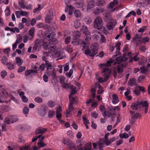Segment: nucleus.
Masks as SVG:
<instances>
[{
  "mask_svg": "<svg viewBox=\"0 0 150 150\" xmlns=\"http://www.w3.org/2000/svg\"><path fill=\"white\" fill-rule=\"evenodd\" d=\"M0 94L1 97L4 99L8 95V92L4 88H2L1 90Z\"/></svg>",
  "mask_w": 150,
  "mask_h": 150,
  "instance_id": "13",
  "label": "nucleus"
},
{
  "mask_svg": "<svg viewBox=\"0 0 150 150\" xmlns=\"http://www.w3.org/2000/svg\"><path fill=\"white\" fill-rule=\"evenodd\" d=\"M5 30H10L13 32L14 33L15 32L13 28H10L8 27H6L5 28Z\"/></svg>",
  "mask_w": 150,
  "mask_h": 150,
  "instance_id": "61",
  "label": "nucleus"
},
{
  "mask_svg": "<svg viewBox=\"0 0 150 150\" xmlns=\"http://www.w3.org/2000/svg\"><path fill=\"white\" fill-rule=\"evenodd\" d=\"M7 67L8 69L10 70L13 69L14 68V65L12 64L11 63L9 62L8 63Z\"/></svg>",
  "mask_w": 150,
  "mask_h": 150,
  "instance_id": "42",
  "label": "nucleus"
},
{
  "mask_svg": "<svg viewBox=\"0 0 150 150\" xmlns=\"http://www.w3.org/2000/svg\"><path fill=\"white\" fill-rule=\"evenodd\" d=\"M105 67H103V68H102L103 69V71H102V72L103 73H107L109 74L110 72V69L108 67H105V68H104Z\"/></svg>",
  "mask_w": 150,
  "mask_h": 150,
  "instance_id": "38",
  "label": "nucleus"
},
{
  "mask_svg": "<svg viewBox=\"0 0 150 150\" xmlns=\"http://www.w3.org/2000/svg\"><path fill=\"white\" fill-rule=\"evenodd\" d=\"M52 21V18L51 16L48 15L46 18L45 22L47 23H50Z\"/></svg>",
  "mask_w": 150,
  "mask_h": 150,
  "instance_id": "31",
  "label": "nucleus"
},
{
  "mask_svg": "<svg viewBox=\"0 0 150 150\" xmlns=\"http://www.w3.org/2000/svg\"><path fill=\"white\" fill-rule=\"evenodd\" d=\"M50 72L51 73V75H52V78L54 79H55L56 76V72L55 70L53 69L51 72Z\"/></svg>",
  "mask_w": 150,
  "mask_h": 150,
  "instance_id": "43",
  "label": "nucleus"
},
{
  "mask_svg": "<svg viewBox=\"0 0 150 150\" xmlns=\"http://www.w3.org/2000/svg\"><path fill=\"white\" fill-rule=\"evenodd\" d=\"M91 53L90 55L91 57H93L97 53L98 50V44L97 43H94L91 47Z\"/></svg>",
  "mask_w": 150,
  "mask_h": 150,
  "instance_id": "6",
  "label": "nucleus"
},
{
  "mask_svg": "<svg viewBox=\"0 0 150 150\" xmlns=\"http://www.w3.org/2000/svg\"><path fill=\"white\" fill-rule=\"evenodd\" d=\"M37 73V71H34L33 70H27L25 71V76H27L31 73Z\"/></svg>",
  "mask_w": 150,
  "mask_h": 150,
  "instance_id": "27",
  "label": "nucleus"
},
{
  "mask_svg": "<svg viewBox=\"0 0 150 150\" xmlns=\"http://www.w3.org/2000/svg\"><path fill=\"white\" fill-rule=\"evenodd\" d=\"M47 105L50 107H53L54 105V102L52 100H50L48 102Z\"/></svg>",
  "mask_w": 150,
  "mask_h": 150,
  "instance_id": "40",
  "label": "nucleus"
},
{
  "mask_svg": "<svg viewBox=\"0 0 150 150\" xmlns=\"http://www.w3.org/2000/svg\"><path fill=\"white\" fill-rule=\"evenodd\" d=\"M75 4L79 8H82L84 6V4L83 0H77Z\"/></svg>",
  "mask_w": 150,
  "mask_h": 150,
  "instance_id": "14",
  "label": "nucleus"
},
{
  "mask_svg": "<svg viewBox=\"0 0 150 150\" xmlns=\"http://www.w3.org/2000/svg\"><path fill=\"white\" fill-rule=\"evenodd\" d=\"M129 112L131 115L132 116L131 119L129 120L130 123L133 125L135 122V119H137L138 118H140L142 117V116L140 115L139 113L136 112L135 113L134 112L131 110L129 111Z\"/></svg>",
  "mask_w": 150,
  "mask_h": 150,
  "instance_id": "3",
  "label": "nucleus"
},
{
  "mask_svg": "<svg viewBox=\"0 0 150 150\" xmlns=\"http://www.w3.org/2000/svg\"><path fill=\"white\" fill-rule=\"evenodd\" d=\"M100 10L98 8H96L94 9L93 11V13L96 15H98L100 13Z\"/></svg>",
  "mask_w": 150,
  "mask_h": 150,
  "instance_id": "37",
  "label": "nucleus"
},
{
  "mask_svg": "<svg viewBox=\"0 0 150 150\" xmlns=\"http://www.w3.org/2000/svg\"><path fill=\"white\" fill-rule=\"evenodd\" d=\"M46 72H45L44 73V75L43 76V79L45 82H47L48 81V77L47 76Z\"/></svg>",
  "mask_w": 150,
  "mask_h": 150,
  "instance_id": "52",
  "label": "nucleus"
},
{
  "mask_svg": "<svg viewBox=\"0 0 150 150\" xmlns=\"http://www.w3.org/2000/svg\"><path fill=\"white\" fill-rule=\"evenodd\" d=\"M148 67L147 69L144 66H142L140 67L141 71L140 73L142 74H146L148 71Z\"/></svg>",
  "mask_w": 150,
  "mask_h": 150,
  "instance_id": "29",
  "label": "nucleus"
},
{
  "mask_svg": "<svg viewBox=\"0 0 150 150\" xmlns=\"http://www.w3.org/2000/svg\"><path fill=\"white\" fill-rule=\"evenodd\" d=\"M29 111V109L27 107H25L23 109V112L25 115H27Z\"/></svg>",
  "mask_w": 150,
  "mask_h": 150,
  "instance_id": "44",
  "label": "nucleus"
},
{
  "mask_svg": "<svg viewBox=\"0 0 150 150\" xmlns=\"http://www.w3.org/2000/svg\"><path fill=\"white\" fill-rule=\"evenodd\" d=\"M16 63L19 66H20L22 64L23 62L19 57H17L16 59Z\"/></svg>",
  "mask_w": 150,
  "mask_h": 150,
  "instance_id": "22",
  "label": "nucleus"
},
{
  "mask_svg": "<svg viewBox=\"0 0 150 150\" xmlns=\"http://www.w3.org/2000/svg\"><path fill=\"white\" fill-rule=\"evenodd\" d=\"M72 96H69L70 105H73L74 103H75L76 100L74 98L71 97Z\"/></svg>",
  "mask_w": 150,
  "mask_h": 150,
  "instance_id": "28",
  "label": "nucleus"
},
{
  "mask_svg": "<svg viewBox=\"0 0 150 150\" xmlns=\"http://www.w3.org/2000/svg\"><path fill=\"white\" fill-rule=\"evenodd\" d=\"M80 25V23L79 22H76L74 23V26L76 28H78Z\"/></svg>",
  "mask_w": 150,
  "mask_h": 150,
  "instance_id": "64",
  "label": "nucleus"
},
{
  "mask_svg": "<svg viewBox=\"0 0 150 150\" xmlns=\"http://www.w3.org/2000/svg\"><path fill=\"white\" fill-rule=\"evenodd\" d=\"M62 87L65 88L67 89V88H70L71 87V86H70V85L69 83H64L63 85H62Z\"/></svg>",
  "mask_w": 150,
  "mask_h": 150,
  "instance_id": "48",
  "label": "nucleus"
},
{
  "mask_svg": "<svg viewBox=\"0 0 150 150\" xmlns=\"http://www.w3.org/2000/svg\"><path fill=\"white\" fill-rule=\"evenodd\" d=\"M142 107L144 108V113L145 114L147 113L149 107V104L146 101H142Z\"/></svg>",
  "mask_w": 150,
  "mask_h": 150,
  "instance_id": "9",
  "label": "nucleus"
},
{
  "mask_svg": "<svg viewBox=\"0 0 150 150\" xmlns=\"http://www.w3.org/2000/svg\"><path fill=\"white\" fill-rule=\"evenodd\" d=\"M101 35L98 34H95L93 35V36L96 40H98L100 38V35Z\"/></svg>",
  "mask_w": 150,
  "mask_h": 150,
  "instance_id": "60",
  "label": "nucleus"
},
{
  "mask_svg": "<svg viewBox=\"0 0 150 150\" xmlns=\"http://www.w3.org/2000/svg\"><path fill=\"white\" fill-rule=\"evenodd\" d=\"M54 36L52 38H51L50 40H49L50 43V44H56L57 42V40L56 39L54 38Z\"/></svg>",
  "mask_w": 150,
  "mask_h": 150,
  "instance_id": "34",
  "label": "nucleus"
},
{
  "mask_svg": "<svg viewBox=\"0 0 150 150\" xmlns=\"http://www.w3.org/2000/svg\"><path fill=\"white\" fill-rule=\"evenodd\" d=\"M35 28L32 27L29 30V34L30 35L31 38H33L35 31Z\"/></svg>",
  "mask_w": 150,
  "mask_h": 150,
  "instance_id": "21",
  "label": "nucleus"
},
{
  "mask_svg": "<svg viewBox=\"0 0 150 150\" xmlns=\"http://www.w3.org/2000/svg\"><path fill=\"white\" fill-rule=\"evenodd\" d=\"M74 15L77 17H79L80 16L81 13L80 11L78 10L75 11L74 12Z\"/></svg>",
  "mask_w": 150,
  "mask_h": 150,
  "instance_id": "51",
  "label": "nucleus"
},
{
  "mask_svg": "<svg viewBox=\"0 0 150 150\" xmlns=\"http://www.w3.org/2000/svg\"><path fill=\"white\" fill-rule=\"evenodd\" d=\"M124 67V65L123 64L118 66L117 68V72L119 74L122 73L123 71V67Z\"/></svg>",
  "mask_w": 150,
  "mask_h": 150,
  "instance_id": "19",
  "label": "nucleus"
},
{
  "mask_svg": "<svg viewBox=\"0 0 150 150\" xmlns=\"http://www.w3.org/2000/svg\"><path fill=\"white\" fill-rule=\"evenodd\" d=\"M114 62V60H112V59H110V60L107 61L106 63L103 64H101L100 65L101 68H103V67H109L111 65V64Z\"/></svg>",
  "mask_w": 150,
  "mask_h": 150,
  "instance_id": "12",
  "label": "nucleus"
},
{
  "mask_svg": "<svg viewBox=\"0 0 150 150\" xmlns=\"http://www.w3.org/2000/svg\"><path fill=\"white\" fill-rule=\"evenodd\" d=\"M55 115V112L53 110H50L48 113V117H52Z\"/></svg>",
  "mask_w": 150,
  "mask_h": 150,
  "instance_id": "33",
  "label": "nucleus"
},
{
  "mask_svg": "<svg viewBox=\"0 0 150 150\" xmlns=\"http://www.w3.org/2000/svg\"><path fill=\"white\" fill-rule=\"evenodd\" d=\"M56 48V46L53 45L52 46H51L50 48L49 49V52L51 53L53 52H54L55 49Z\"/></svg>",
  "mask_w": 150,
  "mask_h": 150,
  "instance_id": "45",
  "label": "nucleus"
},
{
  "mask_svg": "<svg viewBox=\"0 0 150 150\" xmlns=\"http://www.w3.org/2000/svg\"><path fill=\"white\" fill-rule=\"evenodd\" d=\"M71 37L70 36L67 37L65 40V42L66 44H68L70 41Z\"/></svg>",
  "mask_w": 150,
  "mask_h": 150,
  "instance_id": "58",
  "label": "nucleus"
},
{
  "mask_svg": "<svg viewBox=\"0 0 150 150\" xmlns=\"http://www.w3.org/2000/svg\"><path fill=\"white\" fill-rule=\"evenodd\" d=\"M25 69V66H20L18 69V72H23Z\"/></svg>",
  "mask_w": 150,
  "mask_h": 150,
  "instance_id": "59",
  "label": "nucleus"
},
{
  "mask_svg": "<svg viewBox=\"0 0 150 150\" xmlns=\"http://www.w3.org/2000/svg\"><path fill=\"white\" fill-rule=\"evenodd\" d=\"M44 43V42L42 40L37 39L35 41L34 44L35 45L40 47L41 45H43Z\"/></svg>",
  "mask_w": 150,
  "mask_h": 150,
  "instance_id": "17",
  "label": "nucleus"
},
{
  "mask_svg": "<svg viewBox=\"0 0 150 150\" xmlns=\"http://www.w3.org/2000/svg\"><path fill=\"white\" fill-rule=\"evenodd\" d=\"M146 27L144 26L142 28H140L138 30V32L139 33H142L146 29Z\"/></svg>",
  "mask_w": 150,
  "mask_h": 150,
  "instance_id": "55",
  "label": "nucleus"
},
{
  "mask_svg": "<svg viewBox=\"0 0 150 150\" xmlns=\"http://www.w3.org/2000/svg\"><path fill=\"white\" fill-rule=\"evenodd\" d=\"M94 2L93 1H90L88 5L87 9H90L93 8L94 6Z\"/></svg>",
  "mask_w": 150,
  "mask_h": 150,
  "instance_id": "25",
  "label": "nucleus"
},
{
  "mask_svg": "<svg viewBox=\"0 0 150 150\" xmlns=\"http://www.w3.org/2000/svg\"><path fill=\"white\" fill-rule=\"evenodd\" d=\"M66 51L69 53H71L73 51L72 47L70 45H67L66 48Z\"/></svg>",
  "mask_w": 150,
  "mask_h": 150,
  "instance_id": "53",
  "label": "nucleus"
},
{
  "mask_svg": "<svg viewBox=\"0 0 150 150\" xmlns=\"http://www.w3.org/2000/svg\"><path fill=\"white\" fill-rule=\"evenodd\" d=\"M105 4V2L104 0H98L96 3V4L97 6H103Z\"/></svg>",
  "mask_w": 150,
  "mask_h": 150,
  "instance_id": "23",
  "label": "nucleus"
},
{
  "mask_svg": "<svg viewBox=\"0 0 150 150\" xmlns=\"http://www.w3.org/2000/svg\"><path fill=\"white\" fill-rule=\"evenodd\" d=\"M121 45L120 42H119L117 43L114 46H110V50L111 52H112L114 50L115 47L116 48V50L115 52V55H113L112 57L113 58H114L116 57L119 55L120 54V46Z\"/></svg>",
  "mask_w": 150,
  "mask_h": 150,
  "instance_id": "5",
  "label": "nucleus"
},
{
  "mask_svg": "<svg viewBox=\"0 0 150 150\" xmlns=\"http://www.w3.org/2000/svg\"><path fill=\"white\" fill-rule=\"evenodd\" d=\"M83 124L84 125L88 124L90 123L89 120H88L85 117H83Z\"/></svg>",
  "mask_w": 150,
  "mask_h": 150,
  "instance_id": "56",
  "label": "nucleus"
},
{
  "mask_svg": "<svg viewBox=\"0 0 150 150\" xmlns=\"http://www.w3.org/2000/svg\"><path fill=\"white\" fill-rule=\"evenodd\" d=\"M51 46L50 44L49 43L48 44L45 43V45L44 44V48L46 50L49 49Z\"/></svg>",
  "mask_w": 150,
  "mask_h": 150,
  "instance_id": "63",
  "label": "nucleus"
},
{
  "mask_svg": "<svg viewBox=\"0 0 150 150\" xmlns=\"http://www.w3.org/2000/svg\"><path fill=\"white\" fill-rule=\"evenodd\" d=\"M112 102L113 104L117 103L119 101L118 97L116 94H113L112 95Z\"/></svg>",
  "mask_w": 150,
  "mask_h": 150,
  "instance_id": "16",
  "label": "nucleus"
},
{
  "mask_svg": "<svg viewBox=\"0 0 150 150\" xmlns=\"http://www.w3.org/2000/svg\"><path fill=\"white\" fill-rule=\"evenodd\" d=\"M107 109L108 110L107 112L106 111L103 112L102 115L103 116H107L109 118L115 115V109H114L113 107L109 106L107 108Z\"/></svg>",
  "mask_w": 150,
  "mask_h": 150,
  "instance_id": "4",
  "label": "nucleus"
},
{
  "mask_svg": "<svg viewBox=\"0 0 150 150\" xmlns=\"http://www.w3.org/2000/svg\"><path fill=\"white\" fill-rule=\"evenodd\" d=\"M94 26L95 28L98 30L103 28V21L101 18L98 16L96 18L94 21Z\"/></svg>",
  "mask_w": 150,
  "mask_h": 150,
  "instance_id": "1",
  "label": "nucleus"
},
{
  "mask_svg": "<svg viewBox=\"0 0 150 150\" xmlns=\"http://www.w3.org/2000/svg\"><path fill=\"white\" fill-rule=\"evenodd\" d=\"M105 142L104 140H101V141H98L97 143V145L99 147H103L104 146Z\"/></svg>",
  "mask_w": 150,
  "mask_h": 150,
  "instance_id": "32",
  "label": "nucleus"
},
{
  "mask_svg": "<svg viewBox=\"0 0 150 150\" xmlns=\"http://www.w3.org/2000/svg\"><path fill=\"white\" fill-rule=\"evenodd\" d=\"M34 100L35 102L38 103H42L43 101L42 99L40 97H36L35 98Z\"/></svg>",
  "mask_w": 150,
  "mask_h": 150,
  "instance_id": "41",
  "label": "nucleus"
},
{
  "mask_svg": "<svg viewBox=\"0 0 150 150\" xmlns=\"http://www.w3.org/2000/svg\"><path fill=\"white\" fill-rule=\"evenodd\" d=\"M22 40V37L21 35H18L16 42L18 44L21 43Z\"/></svg>",
  "mask_w": 150,
  "mask_h": 150,
  "instance_id": "35",
  "label": "nucleus"
},
{
  "mask_svg": "<svg viewBox=\"0 0 150 150\" xmlns=\"http://www.w3.org/2000/svg\"><path fill=\"white\" fill-rule=\"evenodd\" d=\"M73 72V70L72 69H71L69 72H67L66 73V75L67 76L70 78L72 75Z\"/></svg>",
  "mask_w": 150,
  "mask_h": 150,
  "instance_id": "47",
  "label": "nucleus"
},
{
  "mask_svg": "<svg viewBox=\"0 0 150 150\" xmlns=\"http://www.w3.org/2000/svg\"><path fill=\"white\" fill-rule=\"evenodd\" d=\"M149 37H146L142 39H141V41L144 44L146 42H148L149 40Z\"/></svg>",
  "mask_w": 150,
  "mask_h": 150,
  "instance_id": "39",
  "label": "nucleus"
},
{
  "mask_svg": "<svg viewBox=\"0 0 150 150\" xmlns=\"http://www.w3.org/2000/svg\"><path fill=\"white\" fill-rule=\"evenodd\" d=\"M38 145L40 148L43 147L46 145V144H44V142L41 141L39 142L38 143Z\"/></svg>",
  "mask_w": 150,
  "mask_h": 150,
  "instance_id": "49",
  "label": "nucleus"
},
{
  "mask_svg": "<svg viewBox=\"0 0 150 150\" xmlns=\"http://www.w3.org/2000/svg\"><path fill=\"white\" fill-rule=\"evenodd\" d=\"M100 41L101 43H104L106 42V39L104 36L102 35H100Z\"/></svg>",
  "mask_w": 150,
  "mask_h": 150,
  "instance_id": "46",
  "label": "nucleus"
},
{
  "mask_svg": "<svg viewBox=\"0 0 150 150\" xmlns=\"http://www.w3.org/2000/svg\"><path fill=\"white\" fill-rule=\"evenodd\" d=\"M1 74L2 78L4 79L7 75V72L5 70H3L1 72Z\"/></svg>",
  "mask_w": 150,
  "mask_h": 150,
  "instance_id": "50",
  "label": "nucleus"
},
{
  "mask_svg": "<svg viewBox=\"0 0 150 150\" xmlns=\"http://www.w3.org/2000/svg\"><path fill=\"white\" fill-rule=\"evenodd\" d=\"M120 137L122 138L127 139L129 137L128 134L126 133H124L123 134H120L119 135Z\"/></svg>",
  "mask_w": 150,
  "mask_h": 150,
  "instance_id": "36",
  "label": "nucleus"
},
{
  "mask_svg": "<svg viewBox=\"0 0 150 150\" xmlns=\"http://www.w3.org/2000/svg\"><path fill=\"white\" fill-rule=\"evenodd\" d=\"M70 88L72 90L69 96H72L76 92V91L75 90L76 88L74 86L72 85L71 86V87Z\"/></svg>",
  "mask_w": 150,
  "mask_h": 150,
  "instance_id": "26",
  "label": "nucleus"
},
{
  "mask_svg": "<svg viewBox=\"0 0 150 150\" xmlns=\"http://www.w3.org/2000/svg\"><path fill=\"white\" fill-rule=\"evenodd\" d=\"M81 32L85 35V40L87 42L89 41L91 39L90 33L88 31V28L86 26L83 25L81 29Z\"/></svg>",
  "mask_w": 150,
  "mask_h": 150,
  "instance_id": "2",
  "label": "nucleus"
},
{
  "mask_svg": "<svg viewBox=\"0 0 150 150\" xmlns=\"http://www.w3.org/2000/svg\"><path fill=\"white\" fill-rule=\"evenodd\" d=\"M142 104V101L136 102L132 104L131 108L133 110H137L139 108H141Z\"/></svg>",
  "mask_w": 150,
  "mask_h": 150,
  "instance_id": "8",
  "label": "nucleus"
},
{
  "mask_svg": "<svg viewBox=\"0 0 150 150\" xmlns=\"http://www.w3.org/2000/svg\"><path fill=\"white\" fill-rule=\"evenodd\" d=\"M45 35L46 39L49 41L54 36L50 33H46L45 34Z\"/></svg>",
  "mask_w": 150,
  "mask_h": 150,
  "instance_id": "20",
  "label": "nucleus"
},
{
  "mask_svg": "<svg viewBox=\"0 0 150 150\" xmlns=\"http://www.w3.org/2000/svg\"><path fill=\"white\" fill-rule=\"evenodd\" d=\"M81 35L80 32L79 31H76L75 34L74 36H75V39L76 40L77 38L79 37Z\"/></svg>",
  "mask_w": 150,
  "mask_h": 150,
  "instance_id": "54",
  "label": "nucleus"
},
{
  "mask_svg": "<svg viewBox=\"0 0 150 150\" xmlns=\"http://www.w3.org/2000/svg\"><path fill=\"white\" fill-rule=\"evenodd\" d=\"M128 84L131 86L135 85L136 84L135 79L134 78L130 79L128 82Z\"/></svg>",
  "mask_w": 150,
  "mask_h": 150,
  "instance_id": "18",
  "label": "nucleus"
},
{
  "mask_svg": "<svg viewBox=\"0 0 150 150\" xmlns=\"http://www.w3.org/2000/svg\"><path fill=\"white\" fill-rule=\"evenodd\" d=\"M24 0H21L18 2L19 5L22 8L24 9L26 8L24 4Z\"/></svg>",
  "mask_w": 150,
  "mask_h": 150,
  "instance_id": "30",
  "label": "nucleus"
},
{
  "mask_svg": "<svg viewBox=\"0 0 150 150\" xmlns=\"http://www.w3.org/2000/svg\"><path fill=\"white\" fill-rule=\"evenodd\" d=\"M127 60V58L125 57V55H124L123 57L120 56L116 58V62H115L114 64H115V63L117 62L119 64L121 62L126 61Z\"/></svg>",
  "mask_w": 150,
  "mask_h": 150,
  "instance_id": "10",
  "label": "nucleus"
},
{
  "mask_svg": "<svg viewBox=\"0 0 150 150\" xmlns=\"http://www.w3.org/2000/svg\"><path fill=\"white\" fill-rule=\"evenodd\" d=\"M71 112H73L74 113H75L76 112V111L74 110V108L72 105L69 104L68 109L66 110L65 114L66 115L69 114Z\"/></svg>",
  "mask_w": 150,
  "mask_h": 150,
  "instance_id": "15",
  "label": "nucleus"
},
{
  "mask_svg": "<svg viewBox=\"0 0 150 150\" xmlns=\"http://www.w3.org/2000/svg\"><path fill=\"white\" fill-rule=\"evenodd\" d=\"M45 64V67L46 68L47 70L45 72H46L47 74L49 76H51V73L49 71V69H52L53 68L52 63L49 61H46Z\"/></svg>",
  "mask_w": 150,
  "mask_h": 150,
  "instance_id": "7",
  "label": "nucleus"
},
{
  "mask_svg": "<svg viewBox=\"0 0 150 150\" xmlns=\"http://www.w3.org/2000/svg\"><path fill=\"white\" fill-rule=\"evenodd\" d=\"M2 63L4 65H7L8 64V58L5 56H4L1 59Z\"/></svg>",
  "mask_w": 150,
  "mask_h": 150,
  "instance_id": "24",
  "label": "nucleus"
},
{
  "mask_svg": "<svg viewBox=\"0 0 150 150\" xmlns=\"http://www.w3.org/2000/svg\"><path fill=\"white\" fill-rule=\"evenodd\" d=\"M37 27L38 28H42L44 27V24L42 23H39L37 25Z\"/></svg>",
  "mask_w": 150,
  "mask_h": 150,
  "instance_id": "62",
  "label": "nucleus"
},
{
  "mask_svg": "<svg viewBox=\"0 0 150 150\" xmlns=\"http://www.w3.org/2000/svg\"><path fill=\"white\" fill-rule=\"evenodd\" d=\"M38 138L39 139V142H42V141L44 139V137L43 135H42V134H40L38 136Z\"/></svg>",
  "mask_w": 150,
  "mask_h": 150,
  "instance_id": "57",
  "label": "nucleus"
},
{
  "mask_svg": "<svg viewBox=\"0 0 150 150\" xmlns=\"http://www.w3.org/2000/svg\"><path fill=\"white\" fill-rule=\"evenodd\" d=\"M47 129L44 128L42 127H39L37 128L35 132V134L36 135L38 134L44 133L47 131Z\"/></svg>",
  "mask_w": 150,
  "mask_h": 150,
  "instance_id": "11",
  "label": "nucleus"
}]
</instances>
